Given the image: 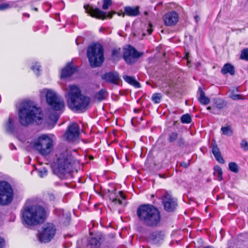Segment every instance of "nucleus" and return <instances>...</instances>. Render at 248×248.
<instances>
[{"label":"nucleus","instance_id":"f257e3e1","mask_svg":"<svg viewBox=\"0 0 248 248\" xmlns=\"http://www.w3.org/2000/svg\"><path fill=\"white\" fill-rule=\"evenodd\" d=\"M19 122L23 126H26L33 122L39 123L43 119V114L40 108L37 107L35 102L25 100L22 102L18 109Z\"/></svg>","mask_w":248,"mask_h":248},{"label":"nucleus","instance_id":"f03ea898","mask_svg":"<svg viewBox=\"0 0 248 248\" xmlns=\"http://www.w3.org/2000/svg\"><path fill=\"white\" fill-rule=\"evenodd\" d=\"M65 96L68 107L72 110L85 111L91 101L90 98L82 94L79 88L75 85L69 86Z\"/></svg>","mask_w":248,"mask_h":248},{"label":"nucleus","instance_id":"7ed1b4c3","mask_svg":"<svg viewBox=\"0 0 248 248\" xmlns=\"http://www.w3.org/2000/svg\"><path fill=\"white\" fill-rule=\"evenodd\" d=\"M46 216L45 208L38 204L25 206L22 210L24 222L28 225L34 226L44 222Z\"/></svg>","mask_w":248,"mask_h":248},{"label":"nucleus","instance_id":"20e7f679","mask_svg":"<svg viewBox=\"0 0 248 248\" xmlns=\"http://www.w3.org/2000/svg\"><path fill=\"white\" fill-rule=\"evenodd\" d=\"M137 214L140 220L144 225L155 227L160 222L161 217L158 210L151 204H143L137 210Z\"/></svg>","mask_w":248,"mask_h":248},{"label":"nucleus","instance_id":"39448f33","mask_svg":"<svg viewBox=\"0 0 248 248\" xmlns=\"http://www.w3.org/2000/svg\"><path fill=\"white\" fill-rule=\"evenodd\" d=\"M73 162L70 151L66 150L60 154L54 165V173L62 179H66L72 170Z\"/></svg>","mask_w":248,"mask_h":248},{"label":"nucleus","instance_id":"423d86ee","mask_svg":"<svg viewBox=\"0 0 248 248\" xmlns=\"http://www.w3.org/2000/svg\"><path fill=\"white\" fill-rule=\"evenodd\" d=\"M87 55L92 67H99L104 62V49L100 44H95L89 46Z\"/></svg>","mask_w":248,"mask_h":248},{"label":"nucleus","instance_id":"0eeeda50","mask_svg":"<svg viewBox=\"0 0 248 248\" xmlns=\"http://www.w3.org/2000/svg\"><path fill=\"white\" fill-rule=\"evenodd\" d=\"M32 147L43 155H48L53 147V140L47 134H42L32 143Z\"/></svg>","mask_w":248,"mask_h":248},{"label":"nucleus","instance_id":"6e6552de","mask_svg":"<svg viewBox=\"0 0 248 248\" xmlns=\"http://www.w3.org/2000/svg\"><path fill=\"white\" fill-rule=\"evenodd\" d=\"M40 93L41 96H46V102L51 109L55 111H62L64 110V103L63 99L54 91L44 89Z\"/></svg>","mask_w":248,"mask_h":248},{"label":"nucleus","instance_id":"1a4fd4ad","mask_svg":"<svg viewBox=\"0 0 248 248\" xmlns=\"http://www.w3.org/2000/svg\"><path fill=\"white\" fill-rule=\"evenodd\" d=\"M13 190L11 186L7 182H0V204L8 205L13 201Z\"/></svg>","mask_w":248,"mask_h":248},{"label":"nucleus","instance_id":"9d476101","mask_svg":"<svg viewBox=\"0 0 248 248\" xmlns=\"http://www.w3.org/2000/svg\"><path fill=\"white\" fill-rule=\"evenodd\" d=\"M56 229L52 224H47L43 227L42 231L38 234L39 241L42 243L49 242L54 236Z\"/></svg>","mask_w":248,"mask_h":248},{"label":"nucleus","instance_id":"9b49d317","mask_svg":"<svg viewBox=\"0 0 248 248\" xmlns=\"http://www.w3.org/2000/svg\"><path fill=\"white\" fill-rule=\"evenodd\" d=\"M141 54L134 47L128 46L124 49L123 58L127 64H130L134 63Z\"/></svg>","mask_w":248,"mask_h":248},{"label":"nucleus","instance_id":"f8f14e48","mask_svg":"<svg viewBox=\"0 0 248 248\" xmlns=\"http://www.w3.org/2000/svg\"><path fill=\"white\" fill-rule=\"evenodd\" d=\"M84 8L86 12L90 15L92 17H94L97 18L105 19L107 17L111 18L113 15L115 14V12L108 13L103 12L98 8H93L89 6H84Z\"/></svg>","mask_w":248,"mask_h":248},{"label":"nucleus","instance_id":"ddd939ff","mask_svg":"<svg viewBox=\"0 0 248 248\" xmlns=\"http://www.w3.org/2000/svg\"><path fill=\"white\" fill-rule=\"evenodd\" d=\"M79 136V127L76 123L69 126L67 131L64 135V138L69 141H73L78 138Z\"/></svg>","mask_w":248,"mask_h":248},{"label":"nucleus","instance_id":"4468645a","mask_svg":"<svg viewBox=\"0 0 248 248\" xmlns=\"http://www.w3.org/2000/svg\"><path fill=\"white\" fill-rule=\"evenodd\" d=\"M162 200L164 209L167 211H173L177 205L176 200L167 192L163 196Z\"/></svg>","mask_w":248,"mask_h":248},{"label":"nucleus","instance_id":"2eb2a0df","mask_svg":"<svg viewBox=\"0 0 248 248\" xmlns=\"http://www.w3.org/2000/svg\"><path fill=\"white\" fill-rule=\"evenodd\" d=\"M179 16L177 13L170 12L165 14L163 17L164 23L166 26H171L178 21Z\"/></svg>","mask_w":248,"mask_h":248},{"label":"nucleus","instance_id":"dca6fc26","mask_svg":"<svg viewBox=\"0 0 248 248\" xmlns=\"http://www.w3.org/2000/svg\"><path fill=\"white\" fill-rule=\"evenodd\" d=\"M102 78L107 82L118 85L120 80L119 74L116 72L105 73L102 76Z\"/></svg>","mask_w":248,"mask_h":248},{"label":"nucleus","instance_id":"f3484780","mask_svg":"<svg viewBox=\"0 0 248 248\" xmlns=\"http://www.w3.org/2000/svg\"><path fill=\"white\" fill-rule=\"evenodd\" d=\"M58 214H59L60 219L62 223L67 226L69 225L71 220V215L70 213L66 212L64 213V211L62 209H60L58 211Z\"/></svg>","mask_w":248,"mask_h":248},{"label":"nucleus","instance_id":"a211bd4d","mask_svg":"<svg viewBox=\"0 0 248 248\" xmlns=\"http://www.w3.org/2000/svg\"><path fill=\"white\" fill-rule=\"evenodd\" d=\"M76 71V68L72 65L71 63H68L62 70L61 78H64L71 76Z\"/></svg>","mask_w":248,"mask_h":248},{"label":"nucleus","instance_id":"6ab92c4d","mask_svg":"<svg viewBox=\"0 0 248 248\" xmlns=\"http://www.w3.org/2000/svg\"><path fill=\"white\" fill-rule=\"evenodd\" d=\"M174 86L175 84L173 81L168 80L161 86L160 89L166 94L170 95L173 91Z\"/></svg>","mask_w":248,"mask_h":248},{"label":"nucleus","instance_id":"aec40b11","mask_svg":"<svg viewBox=\"0 0 248 248\" xmlns=\"http://www.w3.org/2000/svg\"><path fill=\"white\" fill-rule=\"evenodd\" d=\"M212 152L216 159L220 163L223 164L225 161L223 159L217 144L214 142L212 144Z\"/></svg>","mask_w":248,"mask_h":248},{"label":"nucleus","instance_id":"412c9836","mask_svg":"<svg viewBox=\"0 0 248 248\" xmlns=\"http://www.w3.org/2000/svg\"><path fill=\"white\" fill-rule=\"evenodd\" d=\"M101 236L96 235L92 237L89 241L87 247L88 248H96L100 245Z\"/></svg>","mask_w":248,"mask_h":248},{"label":"nucleus","instance_id":"4be33fe9","mask_svg":"<svg viewBox=\"0 0 248 248\" xmlns=\"http://www.w3.org/2000/svg\"><path fill=\"white\" fill-rule=\"evenodd\" d=\"M140 14L139 7H132L127 6L125 7L124 10V14L130 16H136Z\"/></svg>","mask_w":248,"mask_h":248},{"label":"nucleus","instance_id":"5701e85b","mask_svg":"<svg viewBox=\"0 0 248 248\" xmlns=\"http://www.w3.org/2000/svg\"><path fill=\"white\" fill-rule=\"evenodd\" d=\"M4 127L8 132H13L15 129V118L10 116L4 124Z\"/></svg>","mask_w":248,"mask_h":248},{"label":"nucleus","instance_id":"b1692460","mask_svg":"<svg viewBox=\"0 0 248 248\" xmlns=\"http://www.w3.org/2000/svg\"><path fill=\"white\" fill-rule=\"evenodd\" d=\"M199 92H200V96L198 97L199 101L202 104L208 105L210 103V99L205 96L204 92L201 88L199 89Z\"/></svg>","mask_w":248,"mask_h":248},{"label":"nucleus","instance_id":"393cba45","mask_svg":"<svg viewBox=\"0 0 248 248\" xmlns=\"http://www.w3.org/2000/svg\"><path fill=\"white\" fill-rule=\"evenodd\" d=\"M108 96V93L106 90L101 89L98 92L96 93L94 98L98 101H101L105 99Z\"/></svg>","mask_w":248,"mask_h":248},{"label":"nucleus","instance_id":"a878e982","mask_svg":"<svg viewBox=\"0 0 248 248\" xmlns=\"http://www.w3.org/2000/svg\"><path fill=\"white\" fill-rule=\"evenodd\" d=\"M123 78L126 82L128 83L131 85H133L135 87H140V83L138 82L134 78L128 76H124Z\"/></svg>","mask_w":248,"mask_h":248},{"label":"nucleus","instance_id":"bb28decb","mask_svg":"<svg viewBox=\"0 0 248 248\" xmlns=\"http://www.w3.org/2000/svg\"><path fill=\"white\" fill-rule=\"evenodd\" d=\"M110 200H112V202L115 204L117 205H121L123 204L122 200L125 199V196L122 192V191H119V195L116 198H110Z\"/></svg>","mask_w":248,"mask_h":248},{"label":"nucleus","instance_id":"cd10ccee","mask_svg":"<svg viewBox=\"0 0 248 248\" xmlns=\"http://www.w3.org/2000/svg\"><path fill=\"white\" fill-rule=\"evenodd\" d=\"M221 73L224 75L229 73L232 75V65L230 63L225 64L221 69Z\"/></svg>","mask_w":248,"mask_h":248},{"label":"nucleus","instance_id":"c85d7f7f","mask_svg":"<svg viewBox=\"0 0 248 248\" xmlns=\"http://www.w3.org/2000/svg\"><path fill=\"white\" fill-rule=\"evenodd\" d=\"M214 175H216L219 180L222 179V169L218 166H216L214 168Z\"/></svg>","mask_w":248,"mask_h":248},{"label":"nucleus","instance_id":"c756f323","mask_svg":"<svg viewBox=\"0 0 248 248\" xmlns=\"http://www.w3.org/2000/svg\"><path fill=\"white\" fill-rule=\"evenodd\" d=\"M221 130L222 134L226 136H231L232 133V127L231 126L222 127Z\"/></svg>","mask_w":248,"mask_h":248},{"label":"nucleus","instance_id":"7c9ffc66","mask_svg":"<svg viewBox=\"0 0 248 248\" xmlns=\"http://www.w3.org/2000/svg\"><path fill=\"white\" fill-rule=\"evenodd\" d=\"M181 120L183 123L189 124L191 122V117L188 114H184L182 116Z\"/></svg>","mask_w":248,"mask_h":248},{"label":"nucleus","instance_id":"2f4dec72","mask_svg":"<svg viewBox=\"0 0 248 248\" xmlns=\"http://www.w3.org/2000/svg\"><path fill=\"white\" fill-rule=\"evenodd\" d=\"M161 95L160 93H154L152 97V101L156 104L159 103L160 102Z\"/></svg>","mask_w":248,"mask_h":248},{"label":"nucleus","instance_id":"473e14b6","mask_svg":"<svg viewBox=\"0 0 248 248\" xmlns=\"http://www.w3.org/2000/svg\"><path fill=\"white\" fill-rule=\"evenodd\" d=\"M240 59L248 61V48H245L241 51Z\"/></svg>","mask_w":248,"mask_h":248},{"label":"nucleus","instance_id":"72a5a7b5","mask_svg":"<svg viewBox=\"0 0 248 248\" xmlns=\"http://www.w3.org/2000/svg\"><path fill=\"white\" fill-rule=\"evenodd\" d=\"M120 56V49H114L112 51V56L114 60H117Z\"/></svg>","mask_w":248,"mask_h":248},{"label":"nucleus","instance_id":"f704fd0d","mask_svg":"<svg viewBox=\"0 0 248 248\" xmlns=\"http://www.w3.org/2000/svg\"><path fill=\"white\" fill-rule=\"evenodd\" d=\"M178 134L176 132H172L168 137V140L170 142H173L175 141L177 138Z\"/></svg>","mask_w":248,"mask_h":248},{"label":"nucleus","instance_id":"c9c22d12","mask_svg":"<svg viewBox=\"0 0 248 248\" xmlns=\"http://www.w3.org/2000/svg\"><path fill=\"white\" fill-rule=\"evenodd\" d=\"M240 146L244 151H248V142L245 140H241Z\"/></svg>","mask_w":248,"mask_h":248},{"label":"nucleus","instance_id":"e433bc0d","mask_svg":"<svg viewBox=\"0 0 248 248\" xmlns=\"http://www.w3.org/2000/svg\"><path fill=\"white\" fill-rule=\"evenodd\" d=\"M38 172L39 176L41 178L44 177L46 176V175H47V170L45 168L38 169Z\"/></svg>","mask_w":248,"mask_h":248},{"label":"nucleus","instance_id":"4c0bfd02","mask_svg":"<svg viewBox=\"0 0 248 248\" xmlns=\"http://www.w3.org/2000/svg\"><path fill=\"white\" fill-rule=\"evenodd\" d=\"M160 233L159 232H154L150 236V238L154 241H155L158 238H160Z\"/></svg>","mask_w":248,"mask_h":248},{"label":"nucleus","instance_id":"58836bf2","mask_svg":"<svg viewBox=\"0 0 248 248\" xmlns=\"http://www.w3.org/2000/svg\"><path fill=\"white\" fill-rule=\"evenodd\" d=\"M40 65L36 63L35 65L31 66V69L32 70L34 71L37 76L39 75L40 68Z\"/></svg>","mask_w":248,"mask_h":248},{"label":"nucleus","instance_id":"ea45409f","mask_svg":"<svg viewBox=\"0 0 248 248\" xmlns=\"http://www.w3.org/2000/svg\"><path fill=\"white\" fill-rule=\"evenodd\" d=\"M112 3L111 0H104L103 4L102 5V8L104 10H107L108 8V7L111 5Z\"/></svg>","mask_w":248,"mask_h":248},{"label":"nucleus","instance_id":"a19ab883","mask_svg":"<svg viewBox=\"0 0 248 248\" xmlns=\"http://www.w3.org/2000/svg\"><path fill=\"white\" fill-rule=\"evenodd\" d=\"M59 117V115L57 113H55L54 114L49 116V118L51 119L52 121L56 123L57 120H58Z\"/></svg>","mask_w":248,"mask_h":248},{"label":"nucleus","instance_id":"79ce46f5","mask_svg":"<svg viewBox=\"0 0 248 248\" xmlns=\"http://www.w3.org/2000/svg\"><path fill=\"white\" fill-rule=\"evenodd\" d=\"M10 8V5L8 3H3L0 4V10H4Z\"/></svg>","mask_w":248,"mask_h":248},{"label":"nucleus","instance_id":"37998d69","mask_svg":"<svg viewBox=\"0 0 248 248\" xmlns=\"http://www.w3.org/2000/svg\"><path fill=\"white\" fill-rule=\"evenodd\" d=\"M177 145L179 146H181L185 144V140L183 138H180L178 139L177 141Z\"/></svg>","mask_w":248,"mask_h":248},{"label":"nucleus","instance_id":"c03bdc74","mask_svg":"<svg viewBox=\"0 0 248 248\" xmlns=\"http://www.w3.org/2000/svg\"><path fill=\"white\" fill-rule=\"evenodd\" d=\"M239 168L237 164L233 162V172L237 173L239 171Z\"/></svg>","mask_w":248,"mask_h":248},{"label":"nucleus","instance_id":"a18cd8bd","mask_svg":"<svg viewBox=\"0 0 248 248\" xmlns=\"http://www.w3.org/2000/svg\"><path fill=\"white\" fill-rule=\"evenodd\" d=\"M242 97L239 94H233V100L243 99Z\"/></svg>","mask_w":248,"mask_h":248},{"label":"nucleus","instance_id":"49530a36","mask_svg":"<svg viewBox=\"0 0 248 248\" xmlns=\"http://www.w3.org/2000/svg\"><path fill=\"white\" fill-rule=\"evenodd\" d=\"M147 31L149 34H151L153 31V30L152 28V26L150 24H149L148 28L147 30Z\"/></svg>","mask_w":248,"mask_h":248},{"label":"nucleus","instance_id":"de8ad7c7","mask_svg":"<svg viewBox=\"0 0 248 248\" xmlns=\"http://www.w3.org/2000/svg\"><path fill=\"white\" fill-rule=\"evenodd\" d=\"M4 245V240L3 238H0V248H3Z\"/></svg>","mask_w":248,"mask_h":248},{"label":"nucleus","instance_id":"09e8293b","mask_svg":"<svg viewBox=\"0 0 248 248\" xmlns=\"http://www.w3.org/2000/svg\"><path fill=\"white\" fill-rule=\"evenodd\" d=\"M48 198L50 200H54L55 199L54 195L52 194H50L48 195Z\"/></svg>","mask_w":248,"mask_h":248},{"label":"nucleus","instance_id":"8fccbe9b","mask_svg":"<svg viewBox=\"0 0 248 248\" xmlns=\"http://www.w3.org/2000/svg\"><path fill=\"white\" fill-rule=\"evenodd\" d=\"M229 168L230 170L232 171V162H230L229 164Z\"/></svg>","mask_w":248,"mask_h":248},{"label":"nucleus","instance_id":"3c124183","mask_svg":"<svg viewBox=\"0 0 248 248\" xmlns=\"http://www.w3.org/2000/svg\"><path fill=\"white\" fill-rule=\"evenodd\" d=\"M194 18L197 22L200 20V17L198 16H195Z\"/></svg>","mask_w":248,"mask_h":248},{"label":"nucleus","instance_id":"603ef678","mask_svg":"<svg viewBox=\"0 0 248 248\" xmlns=\"http://www.w3.org/2000/svg\"><path fill=\"white\" fill-rule=\"evenodd\" d=\"M207 108L208 110H210L211 109V107H208Z\"/></svg>","mask_w":248,"mask_h":248},{"label":"nucleus","instance_id":"864d4df0","mask_svg":"<svg viewBox=\"0 0 248 248\" xmlns=\"http://www.w3.org/2000/svg\"><path fill=\"white\" fill-rule=\"evenodd\" d=\"M13 148H15V149H16V147H15V146H14V147H13Z\"/></svg>","mask_w":248,"mask_h":248},{"label":"nucleus","instance_id":"5fc2aeb1","mask_svg":"<svg viewBox=\"0 0 248 248\" xmlns=\"http://www.w3.org/2000/svg\"><path fill=\"white\" fill-rule=\"evenodd\" d=\"M13 148H15V149H16V147H15V146H14V147H13Z\"/></svg>","mask_w":248,"mask_h":248}]
</instances>
